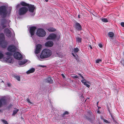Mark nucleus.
Masks as SVG:
<instances>
[{
	"label": "nucleus",
	"mask_w": 124,
	"mask_h": 124,
	"mask_svg": "<svg viewBox=\"0 0 124 124\" xmlns=\"http://www.w3.org/2000/svg\"><path fill=\"white\" fill-rule=\"evenodd\" d=\"M52 54L51 50L47 49H43L40 55V57L42 59L47 58L50 57Z\"/></svg>",
	"instance_id": "1"
},
{
	"label": "nucleus",
	"mask_w": 124,
	"mask_h": 124,
	"mask_svg": "<svg viewBox=\"0 0 124 124\" xmlns=\"http://www.w3.org/2000/svg\"><path fill=\"white\" fill-rule=\"evenodd\" d=\"M8 14L7 8L5 6L0 7V16L3 18L6 17Z\"/></svg>",
	"instance_id": "2"
},
{
	"label": "nucleus",
	"mask_w": 124,
	"mask_h": 124,
	"mask_svg": "<svg viewBox=\"0 0 124 124\" xmlns=\"http://www.w3.org/2000/svg\"><path fill=\"white\" fill-rule=\"evenodd\" d=\"M36 34L39 37H44L46 34V32L43 29L40 28L37 30Z\"/></svg>",
	"instance_id": "3"
},
{
	"label": "nucleus",
	"mask_w": 124,
	"mask_h": 124,
	"mask_svg": "<svg viewBox=\"0 0 124 124\" xmlns=\"http://www.w3.org/2000/svg\"><path fill=\"white\" fill-rule=\"evenodd\" d=\"M60 36L59 35L58 36H57L54 33H51L49 34L48 37L46 38L47 40H54L56 39L58 41L60 38Z\"/></svg>",
	"instance_id": "4"
},
{
	"label": "nucleus",
	"mask_w": 124,
	"mask_h": 124,
	"mask_svg": "<svg viewBox=\"0 0 124 124\" xmlns=\"http://www.w3.org/2000/svg\"><path fill=\"white\" fill-rule=\"evenodd\" d=\"M28 10V9L26 7H23L20 8L19 10V14L20 15H23L27 12Z\"/></svg>",
	"instance_id": "5"
},
{
	"label": "nucleus",
	"mask_w": 124,
	"mask_h": 124,
	"mask_svg": "<svg viewBox=\"0 0 124 124\" xmlns=\"http://www.w3.org/2000/svg\"><path fill=\"white\" fill-rule=\"evenodd\" d=\"M13 56L15 58L18 60H21L22 59V55L18 52H15Z\"/></svg>",
	"instance_id": "6"
},
{
	"label": "nucleus",
	"mask_w": 124,
	"mask_h": 124,
	"mask_svg": "<svg viewBox=\"0 0 124 124\" xmlns=\"http://www.w3.org/2000/svg\"><path fill=\"white\" fill-rule=\"evenodd\" d=\"M7 103V100L4 98H2L0 99V108L3 105H5Z\"/></svg>",
	"instance_id": "7"
},
{
	"label": "nucleus",
	"mask_w": 124,
	"mask_h": 124,
	"mask_svg": "<svg viewBox=\"0 0 124 124\" xmlns=\"http://www.w3.org/2000/svg\"><path fill=\"white\" fill-rule=\"evenodd\" d=\"M42 47V45L40 44H38L36 46V48L35 50L36 54H38L40 52Z\"/></svg>",
	"instance_id": "8"
},
{
	"label": "nucleus",
	"mask_w": 124,
	"mask_h": 124,
	"mask_svg": "<svg viewBox=\"0 0 124 124\" xmlns=\"http://www.w3.org/2000/svg\"><path fill=\"white\" fill-rule=\"evenodd\" d=\"M16 50V47L14 45L9 46L8 48V50L11 52H15Z\"/></svg>",
	"instance_id": "9"
},
{
	"label": "nucleus",
	"mask_w": 124,
	"mask_h": 124,
	"mask_svg": "<svg viewBox=\"0 0 124 124\" xmlns=\"http://www.w3.org/2000/svg\"><path fill=\"white\" fill-rule=\"evenodd\" d=\"M4 32L6 35L8 37H10L11 36V31L8 28H5L4 30Z\"/></svg>",
	"instance_id": "10"
},
{
	"label": "nucleus",
	"mask_w": 124,
	"mask_h": 124,
	"mask_svg": "<svg viewBox=\"0 0 124 124\" xmlns=\"http://www.w3.org/2000/svg\"><path fill=\"white\" fill-rule=\"evenodd\" d=\"M29 11L33 13L35 8L34 5L29 4L28 6Z\"/></svg>",
	"instance_id": "11"
},
{
	"label": "nucleus",
	"mask_w": 124,
	"mask_h": 124,
	"mask_svg": "<svg viewBox=\"0 0 124 124\" xmlns=\"http://www.w3.org/2000/svg\"><path fill=\"white\" fill-rule=\"evenodd\" d=\"M75 28L78 31H81L82 29L81 25L79 23L77 22L75 23Z\"/></svg>",
	"instance_id": "12"
},
{
	"label": "nucleus",
	"mask_w": 124,
	"mask_h": 124,
	"mask_svg": "<svg viewBox=\"0 0 124 124\" xmlns=\"http://www.w3.org/2000/svg\"><path fill=\"white\" fill-rule=\"evenodd\" d=\"M36 29V27L35 26H32L30 27V32L31 35L32 36L35 33V31Z\"/></svg>",
	"instance_id": "13"
},
{
	"label": "nucleus",
	"mask_w": 124,
	"mask_h": 124,
	"mask_svg": "<svg viewBox=\"0 0 124 124\" xmlns=\"http://www.w3.org/2000/svg\"><path fill=\"white\" fill-rule=\"evenodd\" d=\"M7 22L5 18L2 19L1 20V25L2 26V29H3L7 27L6 25H5L7 23Z\"/></svg>",
	"instance_id": "14"
},
{
	"label": "nucleus",
	"mask_w": 124,
	"mask_h": 124,
	"mask_svg": "<svg viewBox=\"0 0 124 124\" xmlns=\"http://www.w3.org/2000/svg\"><path fill=\"white\" fill-rule=\"evenodd\" d=\"M54 44L53 42L51 41H49L46 42L45 44V45L46 46L51 47Z\"/></svg>",
	"instance_id": "15"
},
{
	"label": "nucleus",
	"mask_w": 124,
	"mask_h": 124,
	"mask_svg": "<svg viewBox=\"0 0 124 124\" xmlns=\"http://www.w3.org/2000/svg\"><path fill=\"white\" fill-rule=\"evenodd\" d=\"M7 42L5 41H4L0 42V45L1 46L2 48H5L7 47Z\"/></svg>",
	"instance_id": "16"
},
{
	"label": "nucleus",
	"mask_w": 124,
	"mask_h": 124,
	"mask_svg": "<svg viewBox=\"0 0 124 124\" xmlns=\"http://www.w3.org/2000/svg\"><path fill=\"white\" fill-rule=\"evenodd\" d=\"M44 81L45 82L50 84L53 83V79L50 77H48L46 79H45Z\"/></svg>",
	"instance_id": "17"
},
{
	"label": "nucleus",
	"mask_w": 124,
	"mask_h": 124,
	"mask_svg": "<svg viewBox=\"0 0 124 124\" xmlns=\"http://www.w3.org/2000/svg\"><path fill=\"white\" fill-rule=\"evenodd\" d=\"M83 80L81 81V82L84 84V85L86 86L87 87L89 88L90 87V85L89 84H87L88 83L89 84H90V82L87 80H86L84 81H83Z\"/></svg>",
	"instance_id": "18"
},
{
	"label": "nucleus",
	"mask_w": 124,
	"mask_h": 124,
	"mask_svg": "<svg viewBox=\"0 0 124 124\" xmlns=\"http://www.w3.org/2000/svg\"><path fill=\"white\" fill-rule=\"evenodd\" d=\"M5 37L4 34L3 33H1L0 34V42H1L2 41H5Z\"/></svg>",
	"instance_id": "19"
},
{
	"label": "nucleus",
	"mask_w": 124,
	"mask_h": 124,
	"mask_svg": "<svg viewBox=\"0 0 124 124\" xmlns=\"http://www.w3.org/2000/svg\"><path fill=\"white\" fill-rule=\"evenodd\" d=\"M6 58V61L9 63H13L12 58L10 56H8Z\"/></svg>",
	"instance_id": "20"
},
{
	"label": "nucleus",
	"mask_w": 124,
	"mask_h": 124,
	"mask_svg": "<svg viewBox=\"0 0 124 124\" xmlns=\"http://www.w3.org/2000/svg\"><path fill=\"white\" fill-rule=\"evenodd\" d=\"M35 71V69L32 68L31 69L27 71L26 73L27 74H29L30 73H32L34 72Z\"/></svg>",
	"instance_id": "21"
},
{
	"label": "nucleus",
	"mask_w": 124,
	"mask_h": 124,
	"mask_svg": "<svg viewBox=\"0 0 124 124\" xmlns=\"http://www.w3.org/2000/svg\"><path fill=\"white\" fill-rule=\"evenodd\" d=\"M20 4L23 6L28 7L29 5V4L27 3L24 1H22L20 3Z\"/></svg>",
	"instance_id": "22"
},
{
	"label": "nucleus",
	"mask_w": 124,
	"mask_h": 124,
	"mask_svg": "<svg viewBox=\"0 0 124 124\" xmlns=\"http://www.w3.org/2000/svg\"><path fill=\"white\" fill-rule=\"evenodd\" d=\"M108 37H113L114 36V34L113 32H110L108 33Z\"/></svg>",
	"instance_id": "23"
},
{
	"label": "nucleus",
	"mask_w": 124,
	"mask_h": 124,
	"mask_svg": "<svg viewBox=\"0 0 124 124\" xmlns=\"http://www.w3.org/2000/svg\"><path fill=\"white\" fill-rule=\"evenodd\" d=\"M47 30L49 32H54L56 30L53 27L49 28Z\"/></svg>",
	"instance_id": "24"
},
{
	"label": "nucleus",
	"mask_w": 124,
	"mask_h": 124,
	"mask_svg": "<svg viewBox=\"0 0 124 124\" xmlns=\"http://www.w3.org/2000/svg\"><path fill=\"white\" fill-rule=\"evenodd\" d=\"M69 114V113L68 111H65L63 114H61V116L62 117H64L65 115H68Z\"/></svg>",
	"instance_id": "25"
},
{
	"label": "nucleus",
	"mask_w": 124,
	"mask_h": 124,
	"mask_svg": "<svg viewBox=\"0 0 124 124\" xmlns=\"http://www.w3.org/2000/svg\"><path fill=\"white\" fill-rule=\"evenodd\" d=\"M85 117L86 119L88 120L91 123H92V121L91 120V119L90 117L87 116L86 115L85 116Z\"/></svg>",
	"instance_id": "26"
},
{
	"label": "nucleus",
	"mask_w": 124,
	"mask_h": 124,
	"mask_svg": "<svg viewBox=\"0 0 124 124\" xmlns=\"http://www.w3.org/2000/svg\"><path fill=\"white\" fill-rule=\"evenodd\" d=\"M27 62V61H21L19 62V65H21L25 64Z\"/></svg>",
	"instance_id": "27"
},
{
	"label": "nucleus",
	"mask_w": 124,
	"mask_h": 124,
	"mask_svg": "<svg viewBox=\"0 0 124 124\" xmlns=\"http://www.w3.org/2000/svg\"><path fill=\"white\" fill-rule=\"evenodd\" d=\"M101 119L103 120V121L105 123H109L110 122H109L108 121L106 120L103 117H101Z\"/></svg>",
	"instance_id": "28"
},
{
	"label": "nucleus",
	"mask_w": 124,
	"mask_h": 124,
	"mask_svg": "<svg viewBox=\"0 0 124 124\" xmlns=\"http://www.w3.org/2000/svg\"><path fill=\"white\" fill-rule=\"evenodd\" d=\"M76 40H77V41L78 43H80L81 42L82 39L81 38L77 37L76 38Z\"/></svg>",
	"instance_id": "29"
},
{
	"label": "nucleus",
	"mask_w": 124,
	"mask_h": 124,
	"mask_svg": "<svg viewBox=\"0 0 124 124\" xmlns=\"http://www.w3.org/2000/svg\"><path fill=\"white\" fill-rule=\"evenodd\" d=\"M19 109H15V110H13V115H15L17 113V112L18 111Z\"/></svg>",
	"instance_id": "30"
},
{
	"label": "nucleus",
	"mask_w": 124,
	"mask_h": 124,
	"mask_svg": "<svg viewBox=\"0 0 124 124\" xmlns=\"http://www.w3.org/2000/svg\"><path fill=\"white\" fill-rule=\"evenodd\" d=\"M27 101L29 103V104L30 105L31 104H32L33 103L30 101V99L28 98H27L26 99Z\"/></svg>",
	"instance_id": "31"
},
{
	"label": "nucleus",
	"mask_w": 124,
	"mask_h": 124,
	"mask_svg": "<svg viewBox=\"0 0 124 124\" xmlns=\"http://www.w3.org/2000/svg\"><path fill=\"white\" fill-rule=\"evenodd\" d=\"M102 21L104 22H108V19L106 18H103L101 19Z\"/></svg>",
	"instance_id": "32"
},
{
	"label": "nucleus",
	"mask_w": 124,
	"mask_h": 124,
	"mask_svg": "<svg viewBox=\"0 0 124 124\" xmlns=\"http://www.w3.org/2000/svg\"><path fill=\"white\" fill-rule=\"evenodd\" d=\"M1 121L4 124H8L7 121L5 120L2 119Z\"/></svg>",
	"instance_id": "33"
},
{
	"label": "nucleus",
	"mask_w": 124,
	"mask_h": 124,
	"mask_svg": "<svg viewBox=\"0 0 124 124\" xmlns=\"http://www.w3.org/2000/svg\"><path fill=\"white\" fill-rule=\"evenodd\" d=\"M79 50V49L78 48L76 47L74 48V51L75 53L78 52Z\"/></svg>",
	"instance_id": "34"
},
{
	"label": "nucleus",
	"mask_w": 124,
	"mask_h": 124,
	"mask_svg": "<svg viewBox=\"0 0 124 124\" xmlns=\"http://www.w3.org/2000/svg\"><path fill=\"white\" fill-rule=\"evenodd\" d=\"M4 56V54L1 52H0V59H2Z\"/></svg>",
	"instance_id": "35"
},
{
	"label": "nucleus",
	"mask_w": 124,
	"mask_h": 124,
	"mask_svg": "<svg viewBox=\"0 0 124 124\" xmlns=\"http://www.w3.org/2000/svg\"><path fill=\"white\" fill-rule=\"evenodd\" d=\"M6 55L9 56H12V54L9 52H7L6 53Z\"/></svg>",
	"instance_id": "36"
},
{
	"label": "nucleus",
	"mask_w": 124,
	"mask_h": 124,
	"mask_svg": "<svg viewBox=\"0 0 124 124\" xmlns=\"http://www.w3.org/2000/svg\"><path fill=\"white\" fill-rule=\"evenodd\" d=\"M15 78L16 79L20 81V78L19 76H15Z\"/></svg>",
	"instance_id": "37"
},
{
	"label": "nucleus",
	"mask_w": 124,
	"mask_h": 124,
	"mask_svg": "<svg viewBox=\"0 0 124 124\" xmlns=\"http://www.w3.org/2000/svg\"><path fill=\"white\" fill-rule=\"evenodd\" d=\"M96 63H99L100 62H101V60L100 59H97L96 61Z\"/></svg>",
	"instance_id": "38"
},
{
	"label": "nucleus",
	"mask_w": 124,
	"mask_h": 124,
	"mask_svg": "<svg viewBox=\"0 0 124 124\" xmlns=\"http://www.w3.org/2000/svg\"><path fill=\"white\" fill-rule=\"evenodd\" d=\"M72 77L73 78H78V76L77 75H76V76H73Z\"/></svg>",
	"instance_id": "39"
},
{
	"label": "nucleus",
	"mask_w": 124,
	"mask_h": 124,
	"mask_svg": "<svg viewBox=\"0 0 124 124\" xmlns=\"http://www.w3.org/2000/svg\"><path fill=\"white\" fill-rule=\"evenodd\" d=\"M81 77L82 78V79L81 81L83 80V82L85 81H86V80L85 79H84V77L83 76H81Z\"/></svg>",
	"instance_id": "40"
},
{
	"label": "nucleus",
	"mask_w": 124,
	"mask_h": 124,
	"mask_svg": "<svg viewBox=\"0 0 124 124\" xmlns=\"http://www.w3.org/2000/svg\"><path fill=\"white\" fill-rule=\"evenodd\" d=\"M38 67H41L43 68H44V67H46V66L45 65H39L38 66Z\"/></svg>",
	"instance_id": "41"
},
{
	"label": "nucleus",
	"mask_w": 124,
	"mask_h": 124,
	"mask_svg": "<svg viewBox=\"0 0 124 124\" xmlns=\"http://www.w3.org/2000/svg\"><path fill=\"white\" fill-rule=\"evenodd\" d=\"M21 5L20 4H18L16 6V8H18L20 7L21 6L20 5Z\"/></svg>",
	"instance_id": "42"
},
{
	"label": "nucleus",
	"mask_w": 124,
	"mask_h": 124,
	"mask_svg": "<svg viewBox=\"0 0 124 124\" xmlns=\"http://www.w3.org/2000/svg\"><path fill=\"white\" fill-rule=\"evenodd\" d=\"M98 46L99 47L101 48H102V45L101 44L99 43L98 44Z\"/></svg>",
	"instance_id": "43"
},
{
	"label": "nucleus",
	"mask_w": 124,
	"mask_h": 124,
	"mask_svg": "<svg viewBox=\"0 0 124 124\" xmlns=\"http://www.w3.org/2000/svg\"><path fill=\"white\" fill-rule=\"evenodd\" d=\"M121 26L123 27H124V22H122L121 23Z\"/></svg>",
	"instance_id": "44"
},
{
	"label": "nucleus",
	"mask_w": 124,
	"mask_h": 124,
	"mask_svg": "<svg viewBox=\"0 0 124 124\" xmlns=\"http://www.w3.org/2000/svg\"><path fill=\"white\" fill-rule=\"evenodd\" d=\"M121 63L124 66V60H122Z\"/></svg>",
	"instance_id": "45"
},
{
	"label": "nucleus",
	"mask_w": 124,
	"mask_h": 124,
	"mask_svg": "<svg viewBox=\"0 0 124 124\" xmlns=\"http://www.w3.org/2000/svg\"><path fill=\"white\" fill-rule=\"evenodd\" d=\"M110 115H111V117L112 119L114 120V119L113 117V115H112L111 114V113H110Z\"/></svg>",
	"instance_id": "46"
},
{
	"label": "nucleus",
	"mask_w": 124,
	"mask_h": 124,
	"mask_svg": "<svg viewBox=\"0 0 124 124\" xmlns=\"http://www.w3.org/2000/svg\"><path fill=\"white\" fill-rule=\"evenodd\" d=\"M81 97L82 99V100H83V101L84 100V96H83L82 95H81Z\"/></svg>",
	"instance_id": "47"
},
{
	"label": "nucleus",
	"mask_w": 124,
	"mask_h": 124,
	"mask_svg": "<svg viewBox=\"0 0 124 124\" xmlns=\"http://www.w3.org/2000/svg\"><path fill=\"white\" fill-rule=\"evenodd\" d=\"M89 47L91 49H92V46H91V45H89Z\"/></svg>",
	"instance_id": "48"
},
{
	"label": "nucleus",
	"mask_w": 124,
	"mask_h": 124,
	"mask_svg": "<svg viewBox=\"0 0 124 124\" xmlns=\"http://www.w3.org/2000/svg\"><path fill=\"white\" fill-rule=\"evenodd\" d=\"M77 56L78 57H75V58L78 61V55H77Z\"/></svg>",
	"instance_id": "49"
},
{
	"label": "nucleus",
	"mask_w": 124,
	"mask_h": 124,
	"mask_svg": "<svg viewBox=\"0 0 124 124\" xmlns=\"http://www.w3.org/2000/svg\"><path fill=\"white\" fill-rule=\"evenodd\" d=\"M72 54L73 56H74L75 57H76V56L74 53H72Z\"/></svg>",
	"instance_id": "50"
},
{
	"label": "nucleus",
	"mask_w": 124,
	"mask_h": 124,
	"mask_svg": "<svg viewBox=\"0 0 124 124\" xmlns=\"http://www.w3.org/2000/svg\"><path fill=\"white\" fill-rule=\"evenodd\" d=\"M61 75H62V77L63 78H65V76H64V75L63 74H61Z\"/></svg>",
	"instance_id": "51"
},
{
	"label": "nucleus",
	"mask_w": 124,
	"mask_h": 124,
	"mask_svg": "<svg viewBox=\"0 0 124 124\" xmlns=\"http://www.w3.org/2000/svg\"><path fill=\"white\" fill-rule=\"evenodd\" d=\"M78 75L80 77H81V76H82L81 74H80V73H78Z\"/></svg>",
	"instance_id": "52"
},
{
	"label": "nucleus",
	"mask_w": 124,
	"mask_h": 124,
	"mask_svg": "<svg viewBox=\"0 0 124 124\" xmlns=\"http://www.w3.org/2000/svg\"><path fill=\"white\" fill-rule=\"evenodd\" d=\"M78 17L79 18H80V15H79L78 16Z\"/></svg>",
	"instance_id": "53"
},
{
	"label": "nucleus",
	"mask_w": 124,
	"mask_h": 124,
	"mask_svg": "<svg viewBox=\"0 0 124 124\" xmlns=\"http://www.w3.org/2000/svg\"><path fill=\"white\" fill-rule=\"evenodd\" d=\"M45 1L46 2H47L48 1V0H45Z\"/></svg>",
	"instance_id": "54"
},
{
	"label": "nucleus",
	"mask_w": 124,
	"mask_h": 124,
	"mask_svg": "<svg viewBox=\"0 0 124 124\" xmlns=\"http://www.w3.org/2000/svg\"><path fill=\"white\" fill-rule=\"evenodd\" d=\"M8 85L9 86H10V84H8Z\"/></svg>",
	"instance_id": "55"
},
{
	"label": "nucleus",
	"mask_w": 124,
	"mask_h": 124,
	"mask_svg": "<svg viewBox=\"0 0 124 124\" xmlns=\"http://www.w3.org/2000/svg\"><path fill=\"white\" fill-rule=\"evenodd\" d=\"M98 102H97V104H98Z\"/></svg>",
	"instance_id": "56"
}]
</instances>
